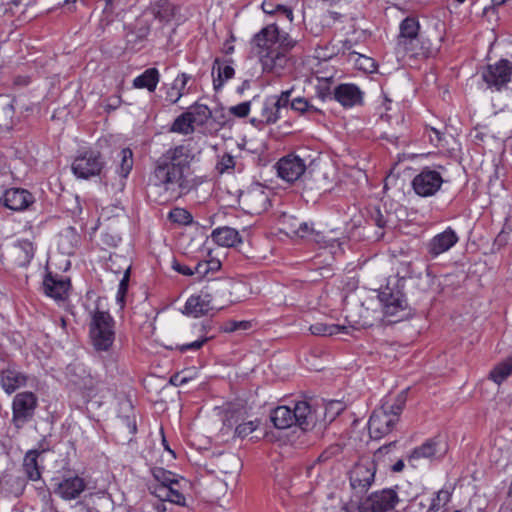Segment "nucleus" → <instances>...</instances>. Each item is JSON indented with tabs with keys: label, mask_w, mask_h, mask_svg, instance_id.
<instances>
[{
	"label": "nucleus",
	"mask_w": 512,
	"mask_h": 512,
	"mask_svg": "<svg viewBox=\"0 0 512 512\" xmlns=\"http://www.w3.org/2000/svg\"><path fill=\"white\" fill-rule=\"evenodd\" d=\"M192 160V152L185 145L168 149L155 162L148 179L149 189L159 194L162 202L188 194L199 185L191 174Z\"/></svg>",
	"instance_id": "f257e3e1"
},
{
	"label": "nucleus",
	"mask_w": 512,
	"mask_h": 512,
	"mask_svg": "<svg viewBox=\"0 0 512 512\" xmlns=\"http://www.w3.org/2000/svg\"><path fill=\"white\" fill-rule=\"evenodd\" d=\"M296 43V40L275 24L262 28L251 41L263 71L276 76L283 75L290 61L289 53Z\"/></svg>",
	"instance_id": "f03ea898"
},
{
	"label": "nucleus",
	"mask_w": 512,
	"mask_h": 512,
	"mask_svg": "<svg viewBox=\"0 0 512 512\" xmlns=\"http://www.w3.org/2000/svg\"><path fill=\"white\" fill-rule=\"evenodd\" d=\"M400 285V280H389L378 295L382 311L390 323L403 320L409 315L408 303Z\"/></svg>",
	"instance_id": "7ed1b4c3"
},
{
	"label": "nucleus",
	"mask_w": 512,
	"mask_h": 512,
	"mask_svg": "<svg viewBox=\"0 0 512 512\" xmlns=\"http://www.w3.org/2000/svg\"><path fill=\"white\" fill-rule=\"evenodd\" d=\"M419 22L416 18L407 17L400 23L397 40V54L402 57L417 58L427 56L429 47L419 36Z\"/></svg>",
	"instance_id": "20e7f679"
},
{
	"label": "nucleus",
	"mask_w": 512,
	"mask_h": 512,
	"mask_svg": "<svg viewBox=\"0 0 512 512\" xmlns=\"http://www.w3.org/2000/svg\"><path fill=\"white\" fill-rule=\"evenodd\" d=\"M90 338L97 351H108L115 340L114 319L105 311L93 313L90 323Z\"/></svg>",
	"instance_id": "39448f33"
},
{
	"label": "nucleus",
	"mask_w": 512,
	"mask_h": 512,
	"mask_svg": "<svg viewBox=\"0 0 512 512\" xmlns=\"http://www.w3.org/2000/svg\"><path fill=\"white\" fill-rule=\"evenodd\" d=\"M443 171V166H439L438 169L424 167L412 180L414 192L420 197L434 196L445 182Z\"/></svg>",
	"instance_id": "423d86ee"
},
{
	"label": "nucleus",
	"mask_w": 512,
	"mask_h": 512,
	"mask_svg": "<svg viewBox=\"0 0 512 512\" xmlns=\"http://www.w3.org/2000/svg\"><path fill=\"white\" fill-rule=\"evenodd\" d=\"M293 91L294 89L290 88L282 91L279 95H272L265 98L262 102L259 117L252 118L251 122L253 124L258 122L266 125L276 123L281 118V110L288 107Z\"/></svg>",
	"instance_id": "0eeeda50"
},
{
	"label": "nucleus",
	"mask_w": 512,
	"mask_h": 512,
	"mask_svg": "<svg viewBox=\"0 0 512 512\" xmlns=\"http://www.w3.org/2000/svg\"><path fill=\"white\" fill-rule=\"evenodd\" d=\"M37 408V397L34 393L25 391L17 393L12 401V423L21 429L32 420Z\"/></svg>",
	"instance_id": "6e6552de"
},
{
	"label": "nucleus",
	"mask_w": 512,
	"mask_h": 512,
	"mask_svg": "<svg viewBox=\"0 0 512 512\" xmlns=\"http://www.w3.org/2000/svg\"><path fill=\"white\" fill-rule=\"evenodd\" d=\"M103 166L100 153L90 149L79 152L72 163V171L77 178L88 179L99 175Z\"/></svg>",
	"instance_id": "1a4fd4ad"
},
{
	"label": "nucleus",
	"mask_w": 512,
	"mask_h": 512,
	"mask_svg": "<svg viewBox=\"0 0 512 512\" xmlns=\"http://www.w3.org/2000/svg\"><path fill=\"white\" fill-rule=\"evenodd\" d=\"M481 77L488 88L500 91L511 80L512 62L507 59H500L496 63L488 65L482 71Z\"/></svg>",
	"instance_id": "9d476101"
},
{
	"label": "nucleus",
	"mask_w": 512,
	"mask_h": 512,
	"mask_svg": "<svg viewBox=\"0 0 512 512\" xmlns=\"http://www.w3.org/2000/svg\"><path fill=\"white\" fill-rule=\"evenodd\" d=\"M399 502L397 493L393 489H383L373 492L359 506L360 512H387L392 510Z\"/></svg>",
	"instance_id": "9b49d317"
},
{
	"label": "nucleus",
	"mask_w": 512,
	"mask_h": 512,
	"mask_svg": "<svg viewBox=\"0 0 512 512\" xmlns=\"http://www.w3.org/2000/svg\"><path fill=\"white\" fill-rule=\"evenodd\" d=\"M239 202L248 213L260 214L270 205L269 193L262 185L256 184L240 194Z\"/></svg>",
	"instance_id": "f8f14e48"
},
{
	"label": "nucleus",
	"mask_w": 512,
	"mask_h": 512,
	"mask_svg": "<svg viewBox=\"0 0 512 512\" xmlns=\"http://www.w3.org/2000/svg\"><path fill=\"white\" fill-rule=\"evenodd\" d=\"M232 282L228 279H216L209 281L202 291L209 299L215 310L224 308L227 304L232 303L231 299Z\"/></svg>",
	"instance_id": "ddd939ff"
},
{
	"label": "nucleus",
	"mask_w": 512,
	"mask_h": 512,
	"mask_svg": "<svg viewBox=\"0 0 512 512\" xmlns=\"http://www.w3.org/2000/svg\"><path fill=\"white\" fill-rule=\"evenodd\" d=\"M375 459H362L359 461L350 473V484L353 489H359L360 492L366 491L374 482L376 474Z\"/></svg>",
	"instance_id": "4468645a"
},
{
	"label": "nucleus",
	"mask_w": 512,
	"mask_h": 512,
	"mask_svg": "<svg viewBox=\"0 0 512 512\" xmlns=\"http://www.w3.org/2000/svg\"><path fill=\"white\" fill-rule=\"evenodd\" d=\"M396 424L395 415H389L385 405L374 410L368 421L369 433L372 438L380 439L390 433Z\"/></svg>",
	"instance_id": "2eb2a0df"
},
{
	"label": "nucleus",
	"mask_w": 512,
	"mask_h": 512,
	"mask_svg": "<svg viewBox=\"0 0 512 512\" xmlns=\"http://www.w3.org/2000/svg\"><path fill=\"white\" fill-rule=\"evenodd\" d=\"M459 241V236L454 229L447 227L441 233L436 234L426 244V250L429 256L434 259L439 255L449 251Z\"/></svg>",
	"instance_id": "dca6fc26"
},
{
	"label": "nucleus",
	"mask_w": 512,
	"mask_h": 512,
	"mask_svg": "<svg viewBox=\"0 0 512 512\" xmlns=\"http://www.w3.org/2000/svg\"><path fill=\"white\" fill-rule=\"evenodd\" d=\"M44 293L55 301H65L71 287L68 277L48 272L43 279Z\"/></svg>",
	"instance_id": "f3484780"
},
{
	"label": "nucleus",
	"mask_w": 512,
	"mask_h": 512,
	"mask_svg": "<svg viewBox=\"0 0 512 512\" xmlns=\"http://www.w3.org/2000/svg\"><path fill=\"white\" fill-rule=\"evenodd\" d=\"M276 166L278 176L287 182L298 180L306 170L304 160L293 154L281 158Z\"/></svg>",
	"instance_id": "a211bd4d"
},
{
	"label": "nucleus",
	"mask_w": 512,
	"mask_h": 512,
	"mask_svg": "<svg viewBox=\"0 0 512 512\" xmlns=\"http://www.w3.org/2000/svg\"><path fill=\"white\" fill-rule=\"evenodd\" d=\"M1 203L10 210L24 211L35 201L34 196L26 189H7L0 198Z\"/></svg>",
	"instance_id": "6ab92c4d"
},
{
	"label": "nucleus",
	"mask_w": 512,
	"mask_h": 512,
	"mask_svg": "<svg viewBox=\"0 0 512 512\" xmlns=\"http://www.w3.org/2000/svg\"><path fill=\"white\" fill-rule=\"evenodd\" d=\"M446 449L443 443L437 439H429L424 442L421 446L414 448L408 457V462L412 466L417 465V461L420 459L432 460L437 457H441L445 453Z\"/></svg>",
	"instance_id": "aec40b11"
},
{
	"label": "nucleus",
	"mask_w": 512,
	"mask_h": 512,
	"mask_svg": "<svg viewBox=\"0 0 512 512\" xmlns=\"http://www.w3.org/2000/svg\"><path fill=\"white\" fill-rule=\"evenodd\" d=\"M86 483L83 478L75 475L62 479L54 488V494L64 500H73L85 490Z\"/></svg>",
	"instance_id": "412c9836"
},
{
	"label": "nucleus",
	"mask_w": 512,
	"mask_h": 512,
	"mask_svg": "<svg viewBox=\"0 0 512 512\" xmlns=\"http://www.w3.org/2000/svg\"><path fill=\"white\" fill-rule=\"evenodd\" d=\"M28 379L29 377L15 366H8L0 374L1 387L9 395L25 387Z\"/></svg>",
	"instance_id": "4be33fe9"
},
{
	"label": "nucleus",
	"mask_w": 512,
	"mask_h": 512,
	"mask_svg": "<svg viewBox=\"0 0 512 512\" xmlns=\"http://www.w3.org/2000/svg\"><path fill=\"white\" fill-rule=\"evenodd\" d=\"M334 99L343 107H354L360 105L363 100V93L355 84H340L334 89Z\"/></svg>",
	"instance_id": "5701e85b"
},
{
	"label": "nucleus",
	"mask_w": 512,
	"mask_h": 512,
	"mask_svg": "<svg viewBox=\"0 0 512 512\" xmlns=\"http://www.w3.org/2000/svg\"><path fill=\"white\" fill-rule=\"evenodd\" d=\"M212 310H215L214 307L201 289L199 293L193 294L187 299L183 313L198 318L208 314Z\"/></svg>",
	"instance_id": "b1692460"
},
{
	"label": "nucleus",
	"mask_w": 512,
	"mask_h": 512,
	"mask_svg": "<svg viewBox=\"0 0 512 512\" xmlns=\"http://www.w3.org/2000/svg\"><path fill=\"white\" fill-rule=\"evenodd\" d=\"M150 33V22L145 17L138 18L126 33L127 44L132 48L141 46Z\"/></svg>",
	"instance_id": "393cba45"
},
{
	"label": "nucleus",
	"mask_w": 512,
	"mask_h": 512,
	"mask_svg": "<svg viewBox=\"0 0 512 512\" xmlns=\"http://www.w3.org/2000/svg\"><path fill=\"white\" fill-rule=\"evenodd\" d=\"M312 239L324 248H330L331 253L334 255L342 254L344 252L343 245L346 242L345 237H339L336 230H331L328 234L314 233Z\"/></svg>",
	"instance_id": "a878e982"
},
{
	"label": "nucleus",
	"mask_w": 512,
	"mask_h": 512,
	"mask_svg": "<svg viewBox=\"0 0 512 512\" xmlns=\"http://www.w3.org/2000/svg\"><path fill=\"white\" fill-rule=\"evenodd\" d=\"M149 491L161 501L185 505V497L177 487L150 484Z\"/></svg>",
	"instance_id": "bb28decb"
},
{
	"label": "nucleus",
	"mask_w": 512,
	"mask_h": 512,
	"mask_svg": "<svg viewBox=\"0 0 512 512\" xmlns=\"http://www.w3.org/2000/svg\"><path fill=\"white\" fill-rule=\"evenodd\" d=\"M295 415V424L302 430L309 429L315 422L314 411L307 401H298L292 408Z\"/></svg>",
	"instance_id": "cd10ccee"
},
{
	"label": "nucleus",
	"mask_w": 512,
	"mask_h": 512,
	"mask_svg": "<svg viewBox=\"0 0 512 512\" xmlns=\"http://www.w3.org/2000/svg\"><path fill=\"white\" fill-rule=\"evenodd\" d=\"M211 238L216 244L223 247H232L242 241L238 231L228 226L214 229Z\"/></svg>",
	"instance_id": "c85d7f7f"
},
{
	"label": "nucleus",
	"mask_w": 512,
	"mask_h": 512,
	"mask_svg": "<svg viewBox=\"0 0 512 512\" xmlns=\"http://www.w3.org/2000/svg\"><path fill=\"white\" fill-rule=\"evenodd\" d=\"M234 74L235 71L231 65L216 59L212 66L214 89L220 90L224 86L225 82L231 79Z\"/></svg>",
	"instance_id": "c756f323"
},
{
	"label": "nucleus",
	"mask_w": 512,
	"mask_h": 512,
	"mask_svg": "<svg viewBox=\"0 0 512 512\" xmlns=\"http://www.w3.org/2000/svg\"><path fill=\"white\" fill-rule=\"evenodd\" d=\"M160 81V73L156 68H148L142 74L134 78L133 87L137 89H147L154 92Z\"/></svg>",
	"instance_id": "7c9ffc66"
},
{
	"label": "nucleus",
	"mask_w": 512,
	"mask_h": 512,
	"mask_svg": "<svg viewBox=\"0 0 512 512\" xmlns=\"http://www.w3.org/2000/svg\"><path fill=\"white\" fill-rule=\"evenodd\" d=\"M190 79V74L184 72L178 74L171 87L166 92V100L172 104H176L185 94V89Z\"/></svg>",
	"instance_id": "2f4dec72"
},
{
	"label": "nucleus",
	"mask_w": 512,
	"mask_h": 512,
	"mask_svg": "<svg viewBox=\"0 0 512 512\" xmlns=\"http://www.w3.org/2000/svg\"><path fill=\"white\" fill-rule=\"evenodd\" d=\"M14 254L19 266L28 265L34 257V244L27 239L18 240L14 245Z\"/></svg>",
	"instance_id": "473e14b6"
},
{
	"label": "nucleus",
	"mask_w": 512,
	"mask_h": 512,
	"mask_svg": "<svg viewBox=\"0 0 512 512\" xmlns=\"http://www.w3.org/2000/svg\"><path fill=\"white\" fill-rule=\"evenodd\" d=\"M271 421L278 429H287L295 424V415L289 406H279L271 413Z\"/></svg>",
	"instance_id": "72a5a7b5"
},
{
	"label": "nucleus",
	"mask_w": 512,
	"mask_h": 512,
	"mask_svg": "<svg viewBox=\"0 0 512 512\" xmlns=\"http://www.w3.org/2000/svg\"><path fill=\"white\" fill-rule=\"evenodd\" d=\"M367 221L378 228L375 232V238L379 240L384 236V229L390 222V214L386 211L383 213L378 206H373L369 209Z\"/></svg>",
	"instance_id": "f704fd0d"
},
{
	"label": "nucleus",
	"mask_w": 512,
	"mask_h": 512,
	"mask_svg": "<svg viewBox=\"0 0 512 512\" xmlns=\"http://www.w3.org/2000/svg\"><path fill=\"white\" fill-rule=\"evenodd\" d=\"M69 369L74 371L77 376L76 378H71V382L80 390L87 391V395L91 396L95 386L93 377L80 365H73Z\"/></svg>",
	"instance_id": "c9c22d12"
},
{
	"label": "nucleus",
	"mask_w": 512,
	"mask_h": 512,
	"mask_svg": "<svg viewBox=\"0 0 512 512\" xmlns=\"http://www.w3.org/2000/svg\"><path fill=\"white\" fill-rule=\"evenodd\" d=\"M79 242V235L74 228L68 227L62 231L58 239V247L63 254H73Z\"/></svg>",
	"instance_id": "e433bc0d"
},
{
	"label": "nucleus",
	"mask_w": 512,
	"mask_h": 512,
	"mask_svg": "<svg viewBox=\"0 0 512 512\" xmlns=\"http://www.w3.org/2000/svg\"><path fill=\"white\" fill-rule=\"evenodd\" d=\"M129 6L130 0H105L103 14L108 22H112L122 18Z\"/></svg>",
	"instance_id": "4c0bfd02"
},
{
	"label": "nucleus",
	"mask_w": 512,
	"mask_h": 512,
	"mask_svg": "<svg viewBox=\"0 0 512 512\" xmlns=\"http://www.w3.org/2000/svg\"><path fill=\"white\" fill-rule=\"evenodd\" d=\"M41 456V452L37 450H29L23 460V469L28 477L32 481H37L41 477V472L38 464V458Z\"/></svg>",
	"instance_id": "58836bf2"
},
{
	"label": "nucleus",
	"mask_w": 512,
	"mask_h": 512,
	"mask_svg": "<svg viewBox=\"0 0 512 512\" xmlns=\"http://www.w3.org/2000/svg\"><path fill=\"white\" fill-rule=\"evenodd\" d=\"M288 107L301 116H310L320 112L308 99L301 96L293 97L291 95Z\"/></svg>",
	"instance_id": "ea45409f"
},
{
	"label": "nucleus",
	"mask_w": 512,
	"mask_h": 512,
	"mask_svg": "<svg viewBox=\"0 0 512 512\" xmlns=\"http://www.w3.org/2000/svg\"><path fill=\"white\" fill-rule=\"evenodd\" d=\"M353 327L352 325H338V324H325V323H315L309 327L310 332L313 335L318 336H332L339 333L347 334L349 329Z\"/></svg>",
	"instance_id": "a19ab883"
},
{
	"label": "nucleus",
	"mask_w": 512,
	"mask_h": 512,
	"mask_svg": "<svg viewBox=\"0 0 512 512\" xmlns=\"http://www.w3.org/2000/svg\"><path fill=\"white\" fill-rule=\"evenodd\" d=\"M151 472L154 480L156 481L154 485L174 486L178 488L179 477L177 474L162 467H154Z\"/></svg>",
	"instance_id": "79ce46f5"
},
{
	"label": "nucleus",
	"mask_w": 512,
	"mask_h": 512,
	"mask_svg": "<svg viewBox=\"0 0 512 512\" xmlns=\"http://www.w3.org/2000/svg\"><path fill=\"white\" fill-rule=\"evenodd\" d=\"M152 10L156 18L167 22L174 18L178 9L167 0H159L153 4Z\"/></svg>",
	"instance_id": "37998d69"
},
{
	"label": "nucleus",
	"mask_w": 512,
	"mask_h": 512,
	"mask_svg": "<svg viewBox=\"0 0 512 512\" xmlns=\"http://www.w3.org/2000/svg\"><path fill=\"white\" fill-rule=\"evenodd\" d=\"M423 139L428 141L433 147L445 148L448 145L447 136L441 130L426 126L423 132Z\"/></svg>",
	"instance_id": "c03bdc74"
},
{
	"label": "nucleus",
	"mask_w": 512,
	"mask_h": 512,
	"mask_svg": "<svg viewBox=\"0 0 512 512\" xmlns=\"http://www.w3.org/2000/svg\"><path fill=\"white\" fill-rule=\"evenodd\" d=\"M194 130H195V126L192 122V119H191L188 111L184 112L180 116H178L174 120V122L171 126V129H170V131H172V132L183 134V135L191 134L194 132Z\"/></svg>",
	"instance_id": "a18cd8bd"
},
{
	"label": "nucleus",
	"mask_w": 512,
	"mask_h": 512,
	"mask_svg": "<svg viewBox=\"0 0 512 512\" xmlns=\"http://www.w3.org/2000/svg\"><path fill=\"white\" fill-rule=\"evenodd\" d=\"M118 157L120 162L117 164L116 173L121 178H126L133 167V152L129 148H124L119 152Z\"/></svg>",
	"instance_id": "49530a36"
},
{
	"label": "nucleus",
	"mask_w": 512,
	"mask_h": 512,
	"mask_svg": "<svg viewBox=\"0 0 512 512\" xmlns=\"http://www.w3.org/2000/svg\"><path fill=\"white\" fill-rule=\"evenodd\" d=\"M194 126H203L212 116V111L204 104H195L188 110Z\"/></svg>",
	"instance_id": "de8ad7c7"
},
{
	"label": "nucleus",
	"mask_w": 512,
	"mask_h": 512,
	"mask_svg": "<svg viewBox=\"0 0 512 512\" xmlns=\"http://www.w3.org/2000/svg\"><path fill=\"white\" fill-rule=\"evenodd\" d=\"M512 372V359L501 362L490 372V379L495 383L500 384Z\"/></svg>",
	"instance_id": "09e8293b"
},
{
	"label": "nucleus",
	"mask_w": 512,
	"mask_h": 512,
	"mask_svg": "<svg viewBox=\"0 0 512 512\" xmlns=\"http://www.w3.org/2000/svg\"><path fill=\"white\" fill-rule=\"evenodd\" d=\"M168 218L173 223H177L180 225H188L192 222V215L184 208H174L169 214Z\"/></svg>",
	"instance_id": "8fccbe9b"
},
{
	"label": "nucleus",
	"mask_w": 512,
	"mask_h": 512,
	"mask_svg": "<svg viewBox=\"0 0 512 512\" xmlns=\"http://www.w3.org/2000/svg\"><path fill=\"white\" fill-rule=\"evenodd\" d=\"M236 166V159L229 153H224L219 156L218 162L216 164V169L220 174L230 173L234 170Z\"/></svg>",
	"instance_id": "3c124183"
},
{
	"label": "nucleus",
	"mask_w": 512,
	"mask_h": 512,
	"mask_svg": "<svg viewBox=\"0 0 512 512\" xmlns=\"http://www.w3.org/2000/svg\"><path fill=\"white\" fill-rule=\"evenodd\" d=\"M300 220L294 216L284 214L281 220L282 231L290 237H294L297 234L298 225Z\"/></svg>",
	"instance_id": "603ef678"
},
{
	"label": "nucleus",
	"mask_w": 512,
	"mask_h": 512,
	"mask_svg": "<svg viewBox=\"0 0 512 512\" xmlns=\"http://www.w3.org/2000/svg\"><path fill=\"white\" fill-rule=\"evenodd\" d=\"M450 500V493L447 490H439L436 495L431 499L430 506L427 512H435L439 510Z\"/></svg>",
	"instance_id": "864d4df0"
},
{
	"label": "nucleus",
	"mask_w": 512,
	"mask_h": 512,
	"mask_svg": "<svg viewBox=\"0 0 512 512\" xmlns=\"http://www.w3.org/2000/svg\"><path fill=\"white\" fill-rule=\"evenodd\" d=\"M350 61H353L359 69L372 72L374 69V62L371 58L361 55L357 52L350 53Z\"/></svg>",
	"instance_id": "5fc2aeb1"
},
{
	"label": "nucleus",
	"mask_w": 512,
	"mask_h": 512,
	"mask_svg": "<svg viewBox=\"0 0 512 512\" xmlns=\"http://www.w3.org/2000/svg\"><path fill=\"white\" fill-rule=\"evenodd\" d=\"M259 424H260L259 420L247 421V422L240 423L235 428V435L240 438H245L248 435H250L252 432H254L258 428Z\"/></svg>",
	"instance_id": "6e6d98bb"
},
{
	"label": "nucleus",
	"mask_w": 512,
	"mask_h": 512,
	"mask_svg": "<svg viewBox=\"0 0 512 512\" xmlns=\"http://www.w3.org/2000/svg\"><path fill=\"white\" fill-rule=\"evenodd\" d=\"M257 98L258 97L256 96L251 101H245V102H241L235 106H231L229 108L230 113L239 118H244V117L248 116V114L250 112L251 105H252V103H254L257 100Z\"/></svg>",
	"instance_id": "4d7b16f0"
},
{
	"label": "nucleus",
	"mask_w": 512,
	"mask_h": 512,
	"mask_svg": "<svg viewBox=\"0 0 512 512\" xmlns=\"http://www.w3.org/2000/svg\"><path fill=\"white\" fill-rule=\"evenodd\" d=\"M209 340V337L207 336H201L198 339L191 341L189 343L184 344H177L176 349H178L180 352L185 353L187 351H197L199 350L207 341Z\"/></svg>",
	"instance_id": "13d9d810"
},
{
	"label": "nucleus",
	"mask_w": 512,
	"mask_h": 512,
	"mask_svg": "<svg viewBox=\"0 0 512 512\" xmlns=\"http://www.w3.org/2000/svg\"><path fill=\"white\" fill-rule=\"evenodd\" d=\"M414 275V270L412 267L411 262H400L399 267L397 269V276L399 277L398 280L402 282V280L406 278H411ZM402 285V283H400Z\"/></svg>",
	"instance_id": "bf43d9fd"
},
{
	"label": "nucleus",
	"mask_w": 512,
	"mask_h": 512,
	"mask_svg": "<svg viewBox=\"0 0 512 512\" xmlns=\"http://www.w3.org/2000/svg\"><path fill=\"white\" fill-rule=\"evenodd\" d=\"M335 55H336L335 46H332L330 48L327 45H325V46L319 45L315 50V57L320 60H328V59H331Z\"/></svg>",
	"instance_id": "052dcab7"
},
{
	"label": "nucleus",
	"mask_w": 512,
	"mask_h": 512,
	"mask_svg": "<svg viewBox=\"0 0 512 512\" xmlns=\"http://www.w3.org/2000/svg\"><path fill=\"white\" fill-rule=\"evenodd\" d=\"M128 281H129V270L125 271L123 278L120 280L118 291L116 295V299L118 302L123 303L124 298L128 289Z\"/></svg>",
	"instance_id": "680f3d73"
},
{
	"label": "nucleus",
	"mask_w": 512,
	"mask_h": 512,
	"mask_svg": "<svg viewBox=\"0 0 512 512\" xmlns=\"http://www.w3.org/2000/svg\"><path fill=\"white\" fill-rule=\"evenodd\" d=\"M251 327V323L249 321H228L225 323L224 331L225 332H234L237 330H247Z\"/></svg>",
	"instance_id": "e2e57ef3"
},
{
	"label": "nucleus",
	"mask_w": 512,
	"mask_h": 512,
	"mask_svg": "<svg viewBox=\"0 0 512 512\" xmlns=\"http://www.w3.org/2000/svg\"><path fill=\"white\" fill-rule=\"evenodd\" d=\"M297 227V234H295L294 237L306 238L309 236L312 237L314 234L313 228L307 222L301 221L300 225H298Z\"/></svg>",
	"instance_id": "0e129e2a"
},
{
	"label": "nucleus",
	"mask_w": 512,
	"mask_h": 512,
	"mask_svg": "<svg viewBox=\"0 0 512 512\" xmlns=\"http://www.w3.org/2000/svg\"><path fill=\"white\" fill-rule=\"evenodd\" d=\"M384 405H385V408L388 409L389 415H395L396 422H397L399 415L402 412V409L404 406V401L402 399H397L396 402L392 405H389V406L387 404H384Z\"/></svg>",
	"instance_id": "69168bd1"
},
{
	"label": "nucleus",
	"mask_w": 512,
	"mask_h": 512,
	"mask_svg": "<svg viewBox=\"0 0 512 512\" xmlns=\"http://www.w3.org/2000/svg\"><path fill=\"white\" fill-rule=\"evenodd\" d=\"M334 46H335L336 55H338L340 53L343 55L348 53V56L350 57V53L353 52V51H351L353 44L350 40L340 41L339 45H334Z\"/></svg>",
	"instance_id": "338daca9"
},
{
	"label": "nucleus",
	"mask_w": 512,
	"mask_h": 512,
	"mask_svg": "<svg viewBox=\"0 0 512 512\" xmlns=\"http://www.w3.org/2000/svg\"><path fill=\"white\" fill-rule=\"evenodd\" d=\"M207 266L208 265L206 261H201L197 263V265L194 268H192L193 275L196 274L199 278L205 277L209 273Z\"/></svg>",
	"instance_id": "774afa93"
}]
</instances>
